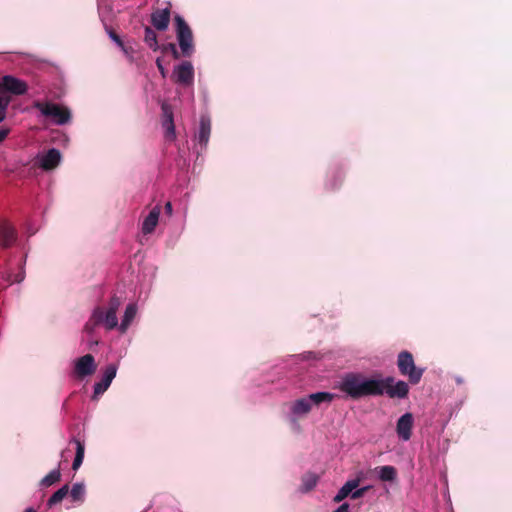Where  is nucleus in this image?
I'll use <instances>...</instances> for the list:
<instances>
[{
	"label": "nucleus",
	"instance_id": "f257e3e1",
	"mask_svg": "<svg viewBox=\"0 0 512 512\" xmlns=\"http://www.w3.org/2000/svg\"><path fill=\"white\" fill-rule=\"evenodd\" d=\"M339 388L355 400L362 396H369V394L385 392L390 398H406L409 393V385L403 379L396 381L392 376L385 379H365L362 374H357V372L346 374L342 378Z\"/></svg>",
	"mask_w": 512,
	"mask_h": 512
},
{
	"label": "nucleus",
	"instance_id": "f03ea898",
	"mask_svg": "<svg viewBox=\"0 0 512 512\" xmlns=\"http://www.w3.org/2000/svg\"><path fill=\"white\" fill-rule=\"evenodd\" d=\"M173 20L180 51L175 43L161 44L160 50L162 52H171L173 58L176 59L180 58L181 54L182 56H192L193 52H195V39L192 28L181 14H174Z\"/></svg>",
	"mask_w": 512,
	"mask_h": 512
},
{
	"label": "nucleus",
	"instance_id": "7ed1b4c3",
	"mask_svg": "<svg viewBox=\"0 0 512 512\" xmlns=\"http://www.w3.org/2000/svg\"><path fill=\"white\" fill-rule=\"evenodd\" d=\"M397 367L400 374L407 377L411 384H419L425 371L422 367H417L414 356L407 349L398 354Z\"/></svg>",
	"mask_w": 512,
	"mask_h": 512
},
{
	"label": "nucleus",
	"instance_id": "20e7f679",
	"mask_svg": "<svg viewBox=\"0 0 512 512\" xmlns=\"http://www.w3.org/2000/svg\"><path fill=\"white\" fill-rule=\"evenodd\" d=\"M335 398L334 393L317 392L310 393L308 397H302L293 402L291 410L293 414H308L312 409V404L319 405L322 401H332Z\"/></svg>",
	"mask_w": 512,
	"mask_h": 512
},
{
	"label": "nucleus",
	"instance_id": "39448f33",
	"mask_svg": "<svg viewBox=\"0 0 512 512\" xmlns=\"http://www.w3.org/2000/svg\"><path fill=\"white\" fill-rule=\"evenodd\" d=\"M34 106L36 109L42 112L44 116H48V118H53L58 125H64L67 123L71 117V111L68 108H63V106H59L56 102H34Z\"/></svg>",
	"mask_w": 512,
	"mask_h": 512
},
{
	"label": "nucleus",
	"instance_id": "423d86ee",
	"mask_svg": "<svg viewBox=\"0 0 512 512\" xmlns=\"http://www.w3.org/2000/svg\"><path fill=\"white\" fill-rule=\"evenodd\" d=\"M172 4L167 2L165 7H155L150 14V23L155 29L165 31L171 22Z\"/></svg>",
	"mask_w": 512,
	"mask_h": 512
},
{
	"label": "nucleus",
	"instance_id": "0eeeda50",
	"mask_svg": "<svg viewBox=\"0 0 512 512\" xmlns=\"http://www.w3.org/2000/svg\"><path fill=\"white\" fill-rule=\"evenodd\" d=\"M162 110V125L165 129V137L170 141L176 139V126L174 122L173 109L171 104L168 102H162L161 104Z\"/></svg>",
	"mask_w": 512,
	"mask_h": 512
},
{
	"label": "nucleus",
	"instance_id": "6e6552de",
	"mask_svg": "<svg viewBox=\"0 0 512 512\" xmlns=\"http://www.w3.org/2000/svg\"><path fill=\"white\" fill-rule=\"evenodd\" d=\"M97 369V364L95 360V356L90 355L88 353L87 355L80 356V358H77L75 365H74V373L77 377H87V375H92L94 371Z\"/></svg>",
	"mask_w": 512,
	"mask_h": 512
},
{
	"label": "nucleus",
	"instance_id": "1a4fd4ad",
	"mask_svg": "<svg viewBox=\"0 0 512 512\" xmlns=\"http://www.w3.org/2000/svg\"><path fill=\"white\" fill-rule=\"evenodd\" d=\"M174 77L176 82H179L184 86H189V84H192L195 77V71L192 62L185 60L179 64V66L175 67Z\"/></svg>",
	"mask_w": 512,
	"mask_h": 512
},
{
	"label": "nucleus",
	"instance_id": "9d476101",
	"mask_svg": "<svg viewBox=\"0 0 512 512\" xmlns=\"http://www.w3.org/2000/svg\"><path fill=\"white\" fill-rule=\"evenodd\" d=\"M117 373V365L110 364L107 365L105 370L103 371V376L98 383L94 385V398L99 396V394L107 391L108 387L111 386L112 380L115 379Z\"/></svg>",
	"mask_w": 512,
	"mask_h": 512
},
{
	"label": "nucleus",
	"instance_id": "9b49d317",
	"mask_svg": "<svg viewBox=\"0 0 512 512\" xmlns=\"http://www.w3.org/2000/svg\"><path fill=\"white\" fill-rule=\"evenodd\" d=\"M0 85L6 95H8L7 91L15 93V95H22V93H25V91L28 89L27 83H25V81L18 80V78H15V76H10V74H7V76L2 78Z\"/></svg>",
	"mask_w": 512,
	"mask_h": 512
},
{
	"label": "nucleus",
	"instance_id": "f8f14e48",
	"mask_svg": "<svg viewBox=\"0 0 512 512\" xmlns=\"http://www.w3.org/2000/svg\"><path fill=\"white\" fill-rule=\"evenodd\" d=\"M413 423L414 417L412 413H404V415L399 417L396 426V431L400 439H411Z\"/></svg>",
	"mask_w": 512,
	"mask_h": 512
},
{
	"label": "nucleus",
	"instance_id": "ddd939ff",
	"mask_svg": "<svg viewBox=\"0 0 512 512\" xmlns=\"http://www.w3.org/2000/svg\"><path fill=\"white\" fill-rule=\"evenodd\" d=\"M60 161L61 152H59L58 148H49L44 155L40 156L39 166L45 171H50V169H55V167L59 165Z\"/></svg>",
	"mask_w": 512,
	"mask_h": 512
},
{
	"label": "nucleus",
	"instance_id": "4468645a",
	"mask_svg": "<svg viewBox=\"0 0 512 512\" xmlns=\"http://www.w3.org/2000/svg\"><path fill=\"white\" fill-rule=\"evenodd\" d=\"M17 239V231L13 228L12 224L7 221L0 222V245L7 248L13 245Z\"/></svg>",
	"mask_w": 512,
	"mask_h": 512
},
{
	"label": "nucleus",
	"instance_id": "2eb2a0df",
	"mask_svg": "<svg viewBox=\"0 0 512 512\" xmlns=\"http://www.w3.org/2000/svg\"><path fill=\"white\" fill-rule=\"evenodd\" d=\"M160 214L161 207H159V205H156V207L152 208L149 214L146 215L142 225V230L145 234H150V232L155 231V228L157 227V224L159 222Z\"/></svg>",
	"mask_w": 512,
	"mask_h": 512
},
{
	"label": "nucleus",
	"instance_id": "dca6fc26",
	"mask_svg": "<svg viewBox=\"0 0 512 512\" xmlns=\"http://www.w3.org/2000/svg\"><path fill=\"white\" fill-rule=\"evenodd\" d=\"M211 133V122L209 118L202 117L199 125V132L196 138L201 146H207Z\"/></svg>",
	"mask_w": 512,
	"mask_h": 512
},
{
	"label": "nucleus",
	"instance_id": "f3484780",
	"mask_svg": "<svg viewBox=\"0 0 512 512\" xmlns=\"http://www.w3.org/2000/svg\"><path fill=\"white\" fill-rule=\"evenodd\" d=\"M104 320V309L103 307H96L91 314L90 319L87 320L84 329L87 333H93L96 326L102 324Z\"/></svg>",
	"mask_w": 512,
	"mask_h": 512
},
{
	"label": "nucleus",
	"instance_id": "a211bd4d",
	"mask_svg": "<svg viewBox=\"0 0 512 512\" xmlns=\"http://www.w3.org/2000/svg\"><path fill=\"white\" fill-rule=\"evenodd\" d=\"M359 484V478H356L355 480H348V482L344 483V485L336 493L334 502H341V500H344V498L348 497V495L352 497V491L354 488H357Z\"/></svg>",
	"mask_w": 512,
	"mask_h": 512
},
{
	"label": "nucleus",
	"instance_id": "6ab92c4d",
	"mask_svg": "<svg viewBox=\"0 0 512 512\" xmlns=\"http://www.w3.org/2000/svg\"><path fill=\"white\" fill-rule=\"evenodd\" d=\"M144 42L153 51H158V49H161V44H159L158 41L157 30H155L153 25L151 27L144 28Z\"/></svg>",
	"mask_w": 512,
	"mask_h": 512
},
{
	"label": "nucleus",
	"instance_id": "aec40b11",
	"mask_svg": "<svg viewBox=\"0 0 512 512\" xmlns=\"http://www.w3.org/2000/svg\"><path fill=\"white\" fill-rule=\"evenodd\" d=\"M71 442L73 444H75V448H76V455H75V458L72 463V468L74 470H77V469H79V467H81L83 460H84L85 444L83 443V441H81V439H77V438H73L71 440Z\"/></svg>",
	"mask_w": 512,
	"mask_h": 512
},
{
	"label": "nucleus",
	"instance_id": "412c9836",
	"mask_svg": "<svg viewBox=\"0 0 512 512\" xmlns=\"http://www.w3.org/2000/svg\"><path fill=\"white\" fill-rule=\"evenodd\" d=\"M319 480V476L316 473H311V471H308V473H305L301 477V490L302 491H310L315 488Z\"/></svg>",
	"mask_w": 512,
	"mask_h": 512
},
{
	"label": "nucleus",
	"instance_id": "4be33fe9",
	"mask_svg": "<svg viewBox=\"0 0 512 512\" xmlns=\"http://www.w3.org/2000/svg\"><path fill=\"white\" fill-rule=\"evenodd\" d=\"M137 313V305L135 304H129L127 305L124 313L123 320L120 324V330L126 331L128 327L130 326L132 320L134 319L135 315Z\"/></svg>",
	"mask_w": 512,
	"mask_h": 512
},
{
	"label": "nucleus",
	"instance_id": "5701e85b",
	"mask_svg": "<svg viewBox=\"0 0 512 512\" xmlns=\"http://www.w3.org/2000/svg\"><path fill=\"white\" fill-rule=\"evenodd\" d=\"M102 324L107 327V329H113V327H116L118 324V318L114 315L113 311L111 310V306L109 304L108 310L105 312L103 309V321Z\"/></svg>",
	"mask_w": 512,
	"mask_h": 512
},
{
	"label": "nucleus",
	"instance_id": "b1692460",
	"mask_svg": "<svg viewBox=\"0 0 512 512\" xmlns=\"http://www.w3.org/2000/svg\"><path fill=\"white\" fill-rule=\"evenodd\" d=\"M67 493H69V485H63L49 497L48 505L51 507V505L58 504V502H61L66 497Z\"/></svg>",
	"mask_w": 512,
	"mask_h": 512
},
{
	"label": "nucleus",
	"instance_id": "393cba45",
	"mask_svg": "<svg viewBox=\"0 0 512 512\" xmlns=\"http://www.w3.org/2000/svg\"><path fill=\"white\" fill-rule=\"evenodd\" d=\"M379 477L382 481H394L397 477V470L394 466H382Z\"/></svg>",
	"mask_w": 512,
	"mask_h": 512
},
{
	"label": "nucleus",
	"instance_id": "a878e982",
	"mask_svg": "<svg viewBox=\"0 0 512 512\" xmlns=\"http://www.w3.org/2000/svg\"><path fill=\"white\" fill-rule=\"evenodd\" d=\"M61 478V472L60 469H52L48 474H46L42 480L41 484L43 486H51V484L57 483V481H60Z\"/></svg>",
	"mask_w": 512,
	"mask_h": 512
},
{
	"label": "nucleus",
	"instance_id": "bb28decb",
	"mask_svg": "<svg viewBox=\"0 0 512 512\" xmlns=\"http://www.w3.org/2000/svg\"><path fill=\"white\" fill-rule=\"evenodd\" d=\"M10 103V97L3 92L0 85V123L6 118L8 104Z\"/></svg>",
	"mask_w": 512,
	"mask_h": 512
},
{
	"label": "nucleus",
	"instance_id": "cd10ccee",
	"mask_svg": "<svg viewBox=\"0 0 512 512\" xmlns=\"http://www.w3.org/2000/svg\"><path fill=\"white\" fill-rule=\"evenodd\" d=\"M330 177V187L337 188V186L341 185L345 177V173L343 170H340V168H335L334 170L331 171Z\"/></svg>",
	"mask_w": 512,
	"mask_h": 512
},
{
	"label": "nucleus",
	"instance_id": "c85d7f7f",
	"mask_svg": "<svg viewBox=\"0 0 512 512\" xmlns=\"http://www.w3.org/2000/svg\"><path fill=\"white\" fill-rule=\"evenodd\" d=\"M85 491L83 483H74L70 491V497H72L73 500H83Z\"/></svg>",
	"mask_w": 512,
	"mask_h": 512
},
{
	"label": "nucleus",
	"instance_id": "c756f323",
	"mask_svg": "<svg viewBox=\"0 0 512 512\" xmlns=\"http://www.w3.org/2000/svg\"><path fill=\"white\" fill-rule=\"evenodd\" d=\"M110 308L113 311L114 315H117V311L119 310L121 306V298L119 296H111L109 300Z\"/></svg>",
	"mask_w": 512,
	"mask_h": 512
},
{
	"label": "nucleus",
	"instance_id": "7c9ffc66",
	"mask_svg": "<svg viewBox=\"0 0 512 512\" xmlns=\"http://www.w3.org/2000/svg\"><path fill=\"white\" fill-rule=\"evenodd\" d=\"M107 32L116 44L120 45V47H124V41H122L119 34H117V32H115V30H113V28H107Z\"/></svg>",
	"mask_w": 512,
	"mask_h": 512
},
{
	"label": "nucleus",
	"instance_id": "2f4dec72",
	"mask_svg": "<svg viewBox=\"0 0 512 512\" xmlns=\"http://www.w3.org/2000/svg\"><path fill=\"white\" fill-rule=\"evenodd\" d=\"M24 278H25L24 268H22L20 270V272H18V274H16V275H7V280L9 282H22V280H24Z\"/></svg>",
	"mask_w": 512,
	"mask_h": 512
},
{
	"label": "nucleus",
	"instance_id": "473e14b6",
	"mask_svg": "<svg viewBox=\"0 0 512 512\" xmlns=\"http://www.w3.org/2000/svg\"><path fill=\"white\" fill-rule=\"evenodd\" d=\"M368 490H370V487H361L360 489H358V487H356V489L352 490L351 497L352 498L363 497V495H365L366 491H368Z\"/></svg>",
	"mask_w": 512,
	"mask_h": 512
},
{
	"label": "nucleus",
	"instance_id": "72a5a7b5",
	"mask_svg": "<svg viewBox=\"0 0 512 512\" xmlns=\"http://www.w3.org/2000/svg\"><path fill=\"white\" fill-rule=\"evenodd\" d=\"M156 66H157L158 70L160 71V73H161L162 77H166V75H167V69H166V67H164V65H163L162 58H159V57H158V58L156 59Z\"/></svg>",
	"mask_w": 512,
	"mask_h": 512
},
{
	"label": "nucleus",
	"instance_id": "f704fd0d",
	"mask_svg": "<svg viewBox=\"0 0 512 512\" xmlns=\"http://www.w3.org/2000/svg\"><path fill=\"white\" fill-rule=\"evenodd\" d=\"M9 133H10L9 127H1L0 128V143L5 141V139H7Z\"/></svg>",
	"mask_w": 512,
	"mask_h": 512
},
{
	"label": "nucleus",
	"instance_id": "c9c22d12",
	"mask_svg": "<svg viewBox=\"0 0 512 512\" xmlns=\"http://www.w3.org/2000/svg\"><path fill=\"white\" fill-rule=\"evenodd\" d=\"M334 512H349V504L348 503L340 504L338 506V508H336V510H334Z\"/></svg>",
	"mask_w": 512,
	"mask_h": 512
},
{
	"label": "nucleus",
	"instance_id": "e433bc0d",
	"mask_svg": "<svg viewBox=\"0 0 512 512\" xmlns=\"http://www.w3.org/2000/svg\"><path fill=\"white\" fill-rule=\"evenodd\" d=\"M165 213L167 215H172L173 213V206H172V203L171 201H167V203L165 204Z\"/></svg>",
	"mask_w": 512,
	"mask_h": 512
},
{
	"label": "nucleus",
	"instance_id": "4c0bfd02",
	"mask_svg": "<svg viewBox=\"0 0 512 512\" xmlns=\"http://www.w3.org/2000/svg\"><path fill=\"white\" fill-rule=\"evenodd\" d=\"M24 512H37V510H35V508H32V506H29L24 510Z\"/></svg>",
	"mask_w": 512,
	"mask_h": 512
},
{
	"label": "nucleus",
	"instance_id": "58836bf2",
	"mask_svg": "<svg viewBox=\"0 0 512 512\" xmlns=\"http://www.w3.org/2000/svg\"><path fill=\"white\" fill-rule=\"evenodd\" d=\"M456 382H457L458 384H462L463 379H462V378H456Z\"/></svg>",
	"mask_w": 512,
	"mask_h": 512
}]
</instances>
